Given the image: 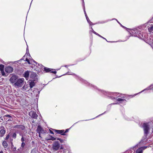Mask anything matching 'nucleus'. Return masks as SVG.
<instances>
[{"instance_id": "obj_50", "label": "nucleus", "mask_w": 153, "mask_h": 153, "mask_svg": "<svg viewBox=\"0 0 153 153\" xmlns=\"http://www.w3.org/2000/svg\"><path fill=\"white\" fill-rule=\"evenodd\" d=\"M43 66L42 65H40V67H42Z\"/></svg>"}, {"instance_id": "obj_11", "label": "nucleus", "mask_w": 153, "mask_h": 153, "mask_svg": "<svg viewBox=\"0 0 153 153\" xmlns=\"http://www.w3.org/2000/svg\"><path fill=\"white\" fill-rule=\"evenodd\" d=\"M36 131L38 133H42L44 132L43 129L42 128V127L40 126H38Z\"/></svg>"}, {"instance_id": "obj_31", "label": "nucleus", "mask_w": 153, "mask_h": 153, "mask_svg": "<svg viewBox=\"0 0 153 153\" xmlns=\"http://www.w3.org/2000/svg\"><path fill=\"white\" fill-rule=\"evenodd\" d=\"M57 140H59V141H60L61 143H62V142H63V140L62 139H60V138H57Z\"/></svg>"}, {"instance_id": "obj_15", "label": "nucleus", "mask_w": 153, "mask_h": 153, "mask_svg": "<svg viewBox=\"0 0 153 153\" xmlns=\"http://www.w3.org/2000/svg\"><path fill=\"white\" fill-rule=\"evenodd\" d=\"M111 94H110V95H114L115 96H117V97H122V94H120L119 95V93H111Z\"/></svg>"}, {"instance_id": "obj_6", "label": "nucleus", "mask_w": 153, "mask_h": 153, "mask_svg": "<svg viewBox=\"0 0 153 153\" xmlns=\"http://www.w3.org/2000/svg\"><path fill=\"white\" fill-rule=\"evenodd\" d=\"M13 68L10 66L7 67L5 68V72L9 73H12L13 71Z\"/></svg>"}, {"instance_id": "obj_4", "label": "nucleus", "mask_w": 153, "mask_h": 153, "mask_svg": "<svg viewBox=\"0 0 153 153\" xmlns=\"http://www.w3.org/2000/svg\"><path fill=\"white\" fill-rule=\"evenodd\" d=\"M18 77L16 75H13L10 79V81L12 83L16 82L18 79Z\"/></svg>"}, {"instance_id": "obj_12", "label": "nucleus", "mask_w": 153, "mask_h": 153, "mask_svg": "<svg viewBox=\"0 0 153 153\" xmlns=\"http://www.w3.org/2000/svg\"><path fill=\"white\" fill-rule=\"evenodd\" d=\"M83 9H84V13L85 14V16L86 17V18L87 20V21L88 23H91V22L90 21V20L89 19L86 13V12H85V4H83Z\"/></svg>"}, {"instance_id": "obj_16", "label": "nucleus", "mask_w": 153, "mask_h": 153, "mask_svg": "<svg viewBox=\"0 0 153 153\" xmlns=\"http://www.w3.org/2000/svg\"><path fill=\"white\" fill-rule=\"evenodd\" d=\"M54 131L57 133L59 134H63L64 131V130H57L54 129Z\"/></svg>"}, {"instance_id": "obj_27", "label": "nucleus", "mask_w": 153, "mask_h": 153, "mask_svg": "<svg viewBox=\"0 0 153 153\" xmlns=\"http://www.w3.org/2000/svg\"><path fill=\"white\" fill-rule=\"evenodd\" d=\"M1 71V74H2V75L3 76H7V75H6L5 74V73H4V70H3V71Z\"/></svg>"}, {"instance_id": "obj_17", "label": "nucleus", "mask_w": 153, "mask_h": 153, "mask_svg": "<svg viewBox=\"0 0 153 153\" xmlns=\"http://www.w3.org/2000/svg\"><path fill=\"white\" fill-rule=\"evenodd\" d=\"M35 85V83L34 81H32L29 82V85L31 89Z\"/></svg>"}, {"instance_id": "obj_8", "label": "nucleus", "mask_w": 153, "mask_h": 153, "mask_svg": "<svg viewBox=\"0 0 153 153\" xmlns=\"http://www.w3.org/2000/svg\"><path fill=\"white\" fill-rule=\"evenodd\" d=\"M149 146H145L141 147L137 149L136 151V153H142L143 150H144Z\"/></svg>"}, {"instance_id": "obj_48", "label": "nucleus", "mask_w": 153, "mask_h": 153, "mask_svg": "<svg viewBox=\"0 0 153 153\" xmlns=\"http://www.w3.org/2000/svg\"><path fill=\"white\" fill-rule=\"evenodd\" d=\"M63 149V147L61 146L60 148V149Z\"/></svg>"}, {"instance_id": "obj_13", "label": "nucleus", "mask_w": 153, "mask_h": 153, "mask_svg": "<svg viewBox=\"0 0 153 153\" xmlns=\"http://www.w3.org/2000/svg\"><path fill=\"white\" fill-rule=\"evenodd\" d=\"M29 72L28 71H26L23 74V76L27 80V78H28L29 76Z\"/></svg>"}, {"instance_id": "obj_34", "label": "nucleus", "mask_w": 153, "mask_h": 153, "mask_svg": "<svg viewBox=\"0 0 153 153\" xmlns=\"http://www.w3.org/2000/svg\"><path fill=\"white\" fill-rule=\"evenodd\" d=\"M5 116H6L9 117H12L9 115H5Z\"/></svg>"}, {"instance_id": "obj_20", "label": "nucleus", "mask_w": 153, "mask_h": 153, "mask_svg": "<svg viewBox=\"0 0 153 153\" xmlns=\"http://www.w3.org/2000/svg\"><path fill=\"white\" fill-rule=\"evenodd\" d=\"M2 144L3 146L5 148H6V147H7V144L6 141H3L2 143Z\"/></svg>"}, {"instance_id": "obj_33", "label": "nucleus", "mask_w": 153, "mask_h": 153, "mask_svg": "<svg viewBox=\"0 0 153 153\" xmlns=\"http://www.w3.org/2000/svg\"><path fill=\"white\" fill-rule=\"evenodd\" d=\"M25 56H24L22 58L20 59V60H24V59H25Z\"/></svg>"}, {"instance_id": "obj_28", "label": "nucleus", "mask_w": 153, "mask_h": 153, "mask_svg": "<svg viewBox=\"0 0 153 153\" xmlns=\"http://www.w3.org/2000/svg\"><path fill=\"white\" fill-rule=\"evenodd\" d=\"M25 61H26L27 62V63L29 64H30V62L29 60L27 59V58H26V59H25Z\"/></svg>"}, {"instance_id": "obj_26", "label": "nucleus", "mask_w": 153, "mask_h": 153, "mask_svg": "<svg viewBox=\"0 0 153 153\" xmlns=\"http://www.w3.org/2000/svg\"><path fill=\"white\" fill-rule=\"evenodd\" d=\"M16 133H13L12 135V137L13 138L15 139L16 138Z\"/></svg>"}, {"instance_id": "obj_40", "label": "nucleus", "mask_w": 153, "mask_h": 153, "mask_svg": "<svg viewBox=\"0 0 153 153\" xmlns=\"http://www.w3.org/2000/svg\"><path fill=\"white\" fill-rule=\"evenodd\" d=\"M105 113V111L104 113H102V114H100L99 115V116H97V117H98V116H100V115H102V114H103L104 113Z\"/></svg>"}, {"instance_id": "obj_5", "label": "nucleus", "mask_w": 153, "mask_h": 153, "mask_svg": "<svg viewBox=\"0 0 153 153\" xmlns=\"http://www.w3.org/2000/svg\"><path fill=\"white\" fill-rule=\"evenodd\" d=\"M29 115L32 118L36 119L38 117V115L35 111H31L29 113Z\"/></svg>"}, {"instance_id": "obj_22", "label": "nucleus", "mask_w": 153, "mask_h": 153, "mask_svg": "<svg viewBox=\"0 0 153 153\" xmlns=\"http://www.w3.org/2000/svg\"><path fill=\"white\" fill-rule=\"evenodd\" d=\"M25 144L24 142H22L21 144V147H20V149L23 150V148L25 146Z\"/></svg>"}, {"instance_id": "obj_54", "label": "nucleus", "mask_w": 153, "mask_h": 153, "mask_svg": "<svg viewBox=\"0 0 153 153\" xmlns=\"http://www.w3.org/2000/svg\"><path fill=\"white\" fill-rule=\"evenodd\" d=\"M38 92H39V91H38Z\"/></svg>"}, {"instance_id": "obj_7", "label": "nucleus", "mask_w": 153, "mask_h": 153, "mask_svg": "<svg viewBox=\"0 0 153 153\" xmlns=\"http://www.w3.org/2000/svg\"><path fill=\"white\" fill-rule=\"evenodd\" d=\"M44 69L46 72H49L52 73L54 74H56V72L55 71H52L53 69H52L49 68L47 67H44Z\"/></svg>"}, {"instance_id": "obj_35", "label": "nucleus", "mask_w": 153, "mask_h": 153, "mask_svg": "<svg viewBox=\"0 0 153 153\" xmlns=\"http://www.w3.org/2000/svg\"><path fill=\"white\" fill-rule=\"evenodd\" d=\"M95 34L97 35V36H99L100 37H101V36L99 34H98V33H96V34Z\"/></svg>"}, {"instance_id": "obj_51", "label": "nucleus", "mask_w": 153, "mask_h": 153, "mask_svg": "<svg viewBox=\"0 0 153 153\" xmlns=\"http://www.w3.org/2000/svg\"><path fill=\"white\" fill-rule=\"evenodd\" d=\"M67 65H65V67H67Z\"/></svg>"}, {"instance_id": "obj_37", "label": "nucleus", "mask_w": 153, "mask_h": 153, "mask_svg": "<svg viewBox=\"0 0 153 153\" xmlns=\"http://www.w3.org/2000/svg\"><path fill=\"white\" fill-rule=\"evenodd\" d=\"M101 37V38H102V39H105V40H106L107 42H108V41L105 38L103 37L102 36H101V37Z\"/></svg>"}, {"instance_id": "obj_1", "label": "nucleus", "mask_w": 153, "mask_h": 153, "mask_svg": "<svg viewBox=\"0 0 153 153\" xmlns=\"http://www.w3.org/2000/svg\"><path fill=\"white\" fill-rule=\"evenodd\" d=\"M142 127L143 128L144 134L143 139L144 140L145 139L147 138V136L149 134L150 130L151 128V132H150V133L151 134L153 133V126L151 123H146L143 124Z\"/></svg>"}, {"instance_id": "obj_39", "label": "nucleus", "mask_w": 153, "mask_h": 153, "mask_svg": "<svg viewBox=\"0 0 153 153\" xmlns=\"http://www.w3.org/2000/svg\"><path fill=\"white\" fill-rule=\"evenodd\" d=\"M89 24H90V25H94V24H93V23L91 22V23H88Z\"/></svg>"}, {"instance_id": "obj_14", "label": "nucleus", "mask_w": 153, "mask_h": 153, "mask_svg": "<svg viewBox=\"0 0 153 153\" xmlns=\"http://www.w3.org/2000/svg\"><path fill=\"white\" fill-rule=\"evenodd\" d=\"M5 133V131L4 129H1L0 131V137H2L4 136Z\"/></svg>"}, {"instance_id": "obj_41", "label": "nucleus", "mask_w": 153, "mask_h": 153, "mask_svg": "<svg viewBox=\"0 0 153 153\" xmlns=\"http://www.w3.org/2000/svg\"><path fill=\"white\" fill-rule=\"evenodd\" d=\"M120 25H121V27H124V28H125V27L124 26H123V25H122L121 24H120Z\"/></svg>"}, {"instance_id": "obj_43", "label": "nucleus", "mask_w": 153, "mask_h": 153, "mask_svg": "<svg viewBox=\"0 0 153 153\" xmlns=\"http://www.w3.org/2000/svg\"><path fill=\"white\" fill-rule=\"evenodd\" d=\"M82 1L83 4H85L84 0H82Z\"/></svg>"}, {"instance_id": "obj_18", "label": "nucleus", "mask_w": 153, "mask_h": 153, "mask_svg": "<svg viewBox=\"0 0 153 153\" xmlns=\"http://www.w3.org/2000/svg\"><path fill=\"white\" fill-rule=\"evenodd\" d=\"M148 29L150 32H153V24L151 25V26L148 28Z\"/></svg>"}, {"instance_id": "obj_10", "label": "nucleus", "mask_w": 153, "mask_h": 153, "mask_svg": "<svg viewBox=\"0 0 153 153\" xmlns=\"http://www.w3.org/2000/svg\"><path fill=\"white\" fill-rule=\"evenodd\" d=\"M15 128H16L21 130H24L25 128V126L23 125H17L13 127Z\"/></svg>"}, {"instance_id": "obj_25", "label": "nucleus", "mask_w": 153, "mask_h": 153, "mask_svg": "<svg viewBox=\"0 0 153 153\" xmlns=\"http://www.w3.org/2000/svg\"><path fill=\"white\" fill-rule=\"evenodd\" d=\"M50 137H51V138L49 139V140H52L53 141V140H55L56 139V138L54 137L51 136H50Z\"/></svg>"}, {"instance_id": "obj_2", "label": "nucleus", "mask_w": 153, "mask_h": 153, "mask_svg": "<svg viewBox=\"0 0 153 153\" xmlns=\"http://www.w3.org/2000/svg\"><path fill=\"white\" fill-rule=\"evenodd\" d=\"M24 79L23 78H21L18 79L16 81L14 84L15 86L18 88H20L23 85Z\"/></svg>"}, {"instance_id": "obj_30", "label": "nucleus", "mask_w": 153, "mask_h": 153, "mask_svg": "<svg viewBox=\"0 0 153 153\" xmlns=\"http://www.w3.org/2000/svg\"><path fill=\"white\" fill-rule=\"evenodd\" d=\"M21 140L22 142H24V141H25V139H24V138L23 136L22 137L21 139Z\"/></svg>"}, {"instance_id": "obj_32", "label": "nucleus", "mask_w": 153, "mask_h": 153, "mask_svg": "<svg viewBox=\"0 0 153 153\" xmlns=\"http://www.w3.org/2000/svg\"><path fill=\"white\" fill-rule=\"evenodd\" d=\"M91 29H92V31L95 34H96V32H95L94 31V30H93V29L92 27H91Z\"/></svg>"}, {"instance_id": "obj_9", "label": "nucleus", "mask_w": 153, "mask_h": 153, "mask_svg": "<svg viewBox=\"0 0 153 153\" xmlns=\"http://www.w3.org/2000/svg\"><path fill=\"white\" fill-rule=\"evenodd\" d=\"M30 77L31 78L34 79V81H35L37 78V75L36 73L31 72Z\"/></svg>"}, {"instance_id": "obj_44", "label": "nucleus", "mask_w": 153, "mask_h": 153, "mask_svg": "<svg viewBox=\"0 0 153 153\" xmlns=\"http://www.w3.org/2000/svg\"><path fill=\"white\" fill-rule=\"evenodd\" d=\"M115 19V20H116V21H117V22H118L119 24H120V22H119L116 19Z\"/></svg>"}, {"instance_id": "obj_24", "label": "nucleus", "mask_w": 153, "mask_h": 153, "mask_svg": "<svg viewBox=\"0 0 153 153\" xmlns=\"http://www.w3.org/2000/svg\"><path fill=\"white\" fill-rule=\"evenodd\" d=\"M68 131H69V129H66L65 132H64L63 134H62V135H65V133L68 132Z\"/></svg>"}, {"instance_id": "obj_29", "label": "nucleus", "mask_w": 153, "mask_h": 153, "mask_svg": "<svg viewBox=\"0 0 153 153\" xmlns=\"http://www.w3.org/2000/svg\"><path fill=\"white\" fill-rule=\"evenodd\" d=\"M9 137H10V135L9 134L7 135L6 137L5 140H8L9 139Z\"/></svg>"}, {"instance_id": "obj_46", "label": "nucleus", "mask_w": 153, "mask_h": 153, "mask_svg": "<svg viewBox=\"0 0 153 153\" xmlns=\"http://www.w3.org/2000/svg\"><path fill=\"white\" fill-rule=\"evenodd\" d=\"M39 137H41V136H40V133H39Z\"/></svg>"}, {"instance_id": "obj_45", "label": "nucleus", "mask_w": 153, "mask_h": 153, "mask_svg": "<svg viewBox=\"0 0 153 153\" xmlns=\"http://www.w3.org/2000/svg\"><path fill=\"white\" fill-rule=\"evenodd\" d=\"M151 20H150L149 22H148V23H151Z\"/></svg>"}, {"instance_id": "obj_47", "label": "nucleus", "mask_w": 153, "mask_h": 153, "mask_svg": "<svg viewBox=\"0 0 153 153\" xmlns=\"http://www.w3.org/2000/svg\"><path fill=\"white\" fill-rule=\"evenodd\" d=\"M0 153H3V152L2 151H0Z\"/></svg>"}, {"instance_id": "obj_36", "label": "nucleus", "mask_w": 153, "mask_h": 153, "mask_svg": "<svg viewBox=\"0 0 153 153\" xmlns=\"http://www.w3.org/2000/svg\"><path fill=\"white\" fill-rule=\"evenodd\" d=\"M50 132L52 134H54L53 132L51 130H50Z\"/></svg>"}, {"instance_id": "obj_38", "label": "nucleus", "mask_w": 153, "mask_h": 153, "mask_svg": "<svg viewBox=\"0 0 153 153\" xmlns=\"http://www.w3.org/2000/svg\"><path fill=\"white\" fill-rule=\"evenodd\" d=\"M34 62L35 63H36V64L37 65H36L37 66V64H38V65H39V66H40V65H39V64L37 62H35V61H34Z\"/></svg>"}, {"instance_id": "obj_52", "label": "nucleus", "mask_w": 153, "mask_h": 153, "mask_svg": "<svg viewBox=\"0 0 153 153\" xmlns=\"http://www.w3.org/2000/svg\"><path fill=\"white\" fill-rule=\"evenodd\" d=\"M1 119L2 120H3V119L2 118H1Z\"/></svg>"}, {"instance_id": "obj_53", "label": "nucleus", "mask_w": 153, "mask_h": 153, "mask_svg": "<svg viewBox=\"0 0 153 153\" xmlns=\"http://www.w3.org/2000/svg\"><path fill=\"white\" fill-rule=\"evenodd\" d=\"M140 34H142V33H140ZM141 35H142V34H141Z\"/></svg>"}, {"instance_id": "obj_19", "label": "nucleus", "mask_w": 153, "mask_h": 153, "mask_svg": "<svg viewBox=\"0 0 153 153\" xmlns=\"http://www.w3.org/2000/svg\"><path fill=\"white\" fill-rule=\"evenodd\" d=\"M117 100L118 102H125L126 101V100L125 99H123L122 98H118Z\"/></svg>"}, {"instance_id": "obj_21", "label": "nucleus", "mask_w": 153, "mask_h": 153, "mask_svg": "<svg viewBox=\"0 0 153 153\" xmlns=\"http://www.w3.org/2000/svg\"><path fill=\"white\" fill-rule=\"evenodd\" d=\"M27 85L25 84L23 87L22 88V89L24 90H27Z\"/></svg>"}, {"instance_id": "obj_49", "label": "nucleus", "mask_w": 153, "mask_h": 153, "mask_svg": "<svg viewBox=\"0 0 153 153\" xmlns=\"http://www.w3.org/2000/svg\"><path fill=\"white\" fill-rule=\"evenodd\" d=\"M29 51L28 49L27 48V51Z\"/></svg>"}, {"instance_id": "obj_3", "label": "nucleus", "mask_w": 153, "mask_h": 153, "mask_svg": "<svg viewBox=\"0 0 153 153\" xmlns=\"http://www.w3.org/2000/svg\"><path fill=\"white\" fill-rule=\"evenodd\" d=\"M60 147V144L58 141H55L53 145V150L56 151Z\"/></svg>"}, {"instance_id": "obj_23", "label": "nucleus", "mask_w": 153, "mask_h": 153, "mask_svg": "<svg viewBox=\"0 0 153 153\" xmlns=\"http://www.w3.org/2000/svg\"><path fill=\"white\" fill-rule=\"evenodd\" d=\"M4 65H0V70L2 71L4 70Z\"/></svg>"}, {"instance_id": "obj_42", "label": "nucleus", "mask_w": 153, "mask_h": 153, "mask_svg": "<svg viewBox=\"0 0 153 153\" xmlns=\"http://www.w3.org/2000/svg\"><path fill=\"white\" fill-rule=\"evenodd\" d=\"M147 89H145L144 90H143L142 91H141L140 92V93H141V92H142L144 90H146Z\"/></svg>"}]
</instances>
